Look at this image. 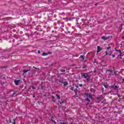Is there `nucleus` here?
Wrapping results in <instances>:
<instances>
[{"label":"nucleus","mask_w":124,"mask_h":124,"mask_svg":"<svg viewBox=\"0 0 124 124\" xmlns=\"http://www.w3.org/2000/svg\"><path fill=\"white\" fill-rule=\"evenodd\" d=\"M120 59H123V58H122V57H120Z\"/></svg>","instance_id":"nucleus-43"},{"label":"nucleus","mask_w":124,"mask_h":124,"mask_svg":"<svg viewBox=\"0 0 124 124\" xmlns=\"http://www.w3.org/2000/svg\"><path fill=\"white\" fill-rule=\"evenodd\" d=\"M106 55H108V54L106 53Z\"/></svg>","instance_id":"nucleus-49"},{"label":"nucleus","mask_w":124,"mask_h":124,"mask_svg":"<svg viewBox=\"0 0 124 124\" xmlns=\"http://www.w3.org/2000/svg\"><path fill=\"white\" fill-rule=\"evenodd\" d=\"M79 59H82L84 60L85 57L83 55H80V57H79Z\"/></svg>","instance_id":"nucleus-15"},{"label":"nucleus","mask_w":124,"mask_h":124,"mask_svg":"<svg viewBox=\"0 0 124 124\" xmlns=\"http://www.w3.org/2000/svg\"><path fill=\"white\" fill-rule=\"evenodd\" d=\"M91 92H93V90L92 89L90 90Z\"/></svg>","instance_id":"nucleus-42"},{"label":"nucleus","mask_w":124,"mask_h":124,"mask_svg":"<svg viewBox=\"0 0 124 124\" xmlns=\"http://www.w3.org/2000/svg\"><path fill=\"white\" fill-rule=\"evenodd\" d=\"M59 83H62V84H63V81L62 80H60L58 81Z\"/></svg>","instance_id":"nucleus-20"},{"label":"nucleus","mask_w":124,"mask_h":124,"mask_svg":"<svg viewBox=\"0 0 124 124\" xmlns=\"http://www.w3.org/2000/svg\"><path fill=\"white\" fill-rule=\"evenodd\" d=\"M32 89H33V90H35L36 88L35 87H32Z\"/></svg>","instance_id":"nucleus-33"},{"label":"nucleus","mask_w":124,"mask_h":124,"mask_svg":"<svg viewBox=\"0 0 124 124\" xmlns=\"http://www.w3.org/2000/svg\"><path fill=\"white\" fill-rule=\"evenodd\" d=\"M111 88L112 89V90H114V91H116L117 93H118V92H119V86L116 85H112L111 86Z\"/></svg>","instance_id":"nucleus-4"},{"label":"nucleus","mask_w":124,"mask_h":124,"mask_svg":"<svg viewBox=\"0 0 124 124\" xmlns=\"http://www.w3.org/2000/svg\"><path fill=\"white\" fill-rule=\"evenodd\" d=\"M76 87H77V88H78L79 86H77Z\"/></svg>","instance_id":"nucleus-45"},{"label":"nucleus","mask_w":124,"mask_h":124,"mask_svg":"<svg viewBox=\"0 0 124 124\" xmlns=\"http://www.w3.org/2000/svg\"><path fill=\"white\" fill-rule=\"evenodd\" d=\"M74 91L75 93H76L77 92H78V89H75Z\"/></svg>","instance_id":"nucleus-21"},{"label":"nucleus","mask_w":124,"mask_h":124,"mask_svg":"<svg viewBox=\"0 0 124 124\" xmlns=\"http://www.w3.org/2000/svg\"><path fill=\"white\" fill-rule=\"evenodd\" d=\"M87 97L86 98V101H88L87 104H89V103L91 102V100H90L89 98H90V99H93V96L90 94H87Z\"/></svg>","instance_id":"nucleus-2"},{"label":"nucleus","mask_w":124,"mask_h":124,"mask_svg":"<svg viewBox=\"0 0 124 124\" xmlns=\"http://www.w3.org/2000/svg\"><path fill=\"white\" fill-rule=\"evenodd\" d=\"M33 68H35V69H37V68H36V67H35L34 66H33Z\"/></svg>","instance_id":"nucleus-38"},{"label":"nucleus","mask_w":124,"mask_h":124,"mask_svg":"<svg viewBox=\"0 0 124 124\" xmlns=\"http://www.w3.org/2000/svg\"><path fill=\"white\" fill-rule=\"evenodd\" d=\"M109 38H110V36L106 37L105 36H103L101 37V39H103V40H105V41L109 39Z\"/></svg>","instance_id":"nucleus-5"},{"label":"nucleus","mask_w":124,"mask_h":124,"mask_svg":"<svg viewBox=\"0 0 124 124\" xmlns=\"http://www.w3.org/2000/svg\"><path fill=\"white\" fill-rule=\"evenodd\" d=\"M38 53L40 54V50H38Z\"/></svg>","instance_id":"nucleus-35"},{"label":"nucleus","mask_w":124,"mask_h":124,"mask_svg":"<svg viewBox=\"0 0 124 124\" xmlns=\"http://www.w3.org/2000/svg\"><path fill=\"white\" fill-rule=\"evenodd\" d=\"M29 71H31V69H27V70H24L23 71V73H24V74L27 73V72H29Z\"/></svg>","instance_id":"nucleus-10"},{"label":"nucleus","mask_w":124,"mask_h":124,"mask_svg":"<svg viewBox=\"0 0 124 124\" xmlns=\"http://www.w3.org/2000/svg\"><path fill=\"white\" fill-rule=\"evenodd\" d=\"M51 119H53V117H51Z\"/></svg>","instance_id":"nucleus-48"},{"label":"nucleus","mask_w":124,"mask_h":124,"mask_svg":"<svg viewBox=\"0 0 124 124\" xmlns=\"http://www.w3.org/2000/svg\"><path fill=\"white\" fill-rule=\"evenodd\" d=\"M61 72H65V69H61L60 70Z\"/></svg>","instance_id":"nucleus-19"},{"label":"nucleus","mask_w":124,"mask_h":124,"mask_svg":"<svg viewBox=\"0 0 124 124\" xmlns=\"http://www.w3.org/2000/svg\"><path fill=\"white\" fill-rule=\"evenodd\" d=\"M12 123L13 124H16V120L15 119H13L12 121Z\"/></svg>","instance_id":"nucleus-14"},{"label":"nucleus","mask_w":124,"mask_h":124,"mask_svg":"<svg viewBox=\"0 0 124 124\" xmlns=\"http://www.w3.org/2000/svg\"><path fill=\"white\" fill-rule=\"evenodd\" d=\"M51 121L54 123L55 124H57V122H56V121H54L53 120H51Z\"/></svg>","instance_id":"nucleus-23"},{"label":"nucleus","mask_w":124,"mask_h":124,"mask_svg":"<svg viewBox=\"0 0 124 124\" xmlns=\"http://www.w3.org/2000/svg\"><path fill=\"white\" fill-rule=\"evenodd\" d=\"M2 84H4V83H2Z\"/></svg>","instance_id":"nucleus-51"},{"label":"nucleus","mask_w":124,"mask_h":124,"mask_svg":"<svg viewBox=\"0 0 124 124\" xmlns=\"http://www.w3.org/2000/svg\"><path fill=\"white\" fill-rule=\"evenodd\" d=\"M93 72H94V73H95V72H96V69H94Z\"/></svg>","instance_id":"nucleus-30"},{"label":"nucleus","mask_w":124,"mask_h":124,"mask_svg":"<svg viewBox=\"0 0 124 124\" xmlns=\"http://www.w3.org/2000/svg\"><path fill=\"white\" fill-rule=\"evenodd\" d=\"M59 103H60L61 104H62V103H64V102L63 101H62V102H60V101H59Z\"/></svg>","instance_id":"nucleus-24"},{"label":"nucleus","mask_w":124,"mask_h":124,"mask_svg":"<svg viewBox=\"0 0 124 124\" xmlns=\"http://www.w3.org/2000/svg\"><path fill=\"white\" fill-rule=\"evenodd\" d=\"M55 95L57 97V99H61V96L59 95H58V94H56Z\"/></svg>","instance_id":"nucleus-11"},{"label":"nucleus","mask_w":124,"mask_h":124,"mask_svg":"<svg viewBox=\"0 0 124 124\" xmlns=\"http://www.w3.org/2000/svg\"><path fill=\"white\" fill-rule=\"evenodd\" d=\"M115 50L116 52H119V53H120V51L121 52V50H120V49L118 50V49H116V48H115Z\"/></svg>","instance_id":"nucleus-22"},{"label":"nucleus","mask_w":124,"mask_h":124,"mask_svg":"<svg viewBox=\"0 0 124 124\" xmlns=\"http://www.w3.org/2000/svg\"><path fill=\"white\" fill-rule=\"evenodd\" d=\"M106 73L108 76V77H111L112 75V70L108 69L106 70Z\"/></svg>","instance_id":"nucleus-3"},{"label":"nucleus","mask_w":124,"mask_h":124,"mask_svg":"<svg viewBox=\"0 0 124 124\" xmlns=\"http://www.w3.org/2000/svg\"><path fill=\"white\" fill-rule=\"evenodd\" d=\"M105 89H108V87H109V86H108V85H104Z\"/></svg>","instance_id":"nucleus-18"},{"label":"nucleus","mask_w":124,"mask_h":124,"mask_svg":"<svg viewBox=\"0 0 124 124\" xmlns=\"http://www.w3.org/2000/svg\"><path fill=\"white\" fill-rule=\"evenodd\" d=\"M87 67H88V66H87V65H84L83 67L82 68L83 69H85V68H87Z\"/></svg>","instance_id":"nucleus-17"},{"label":"nucleus","mask_w":124,"mask_h":124,"mask_svg":"<svg viewBox=\"0 0 124 124\" xmlns=\"http://www.w3.org/2000/svg\"><path fill=\"white\" fill-rule=\"evenodd\" d=\"M41 89L42 90H43V86H42V84H41Z\"/></svg>","instance_id":"nucleus-34"},{"label":"nucleus","mask_w":124,"mask_h":124,"mask_svg":"<svg viewBox=\"0 0 124 124\" xmlns=\"http://www.w3.org/2000/svg\"><path fill=\"white\" fill-rule=\"evenodd\" d=\"M20 41H21V42L23 41V40H20Z\"/></svg>","instance_id":"nucleus-44"},{"label":"nucleus","mask_w":124,"mask_h":124,"mask_svg":"<svg viewBox=\"0 0 124 124\" xmlns=\"http://www.w3.org/2000/svg\"><path fill=\"white\" fill-rule=\"evenodd\" d=\"M42 56H48V53H47L46 52H43Z\"/></svg>","instance_id":"nucleus-12"},{"label":"nucleus","mask_w":124,"mask_h":124,"mask_svg":"<svg viewBox=\"0 0 124 124\" xmlns=\"http://www.w3.org/2000/svg\"><path fill=\"white\" fill-rule=\"evenodd\" d=\"M119 54H120L119 56L122 57V51H120Z\"/></svg>","instance_id":"nucleus-26"},{"label":"nucleus","mask_w":124,"mask_h":124,"mask_svg":"<svg viewBox=\"0 0 124 124\" xmlns=\"http://www.w3.org/2000/svg\"><path fill=\"white\" fill-rule=\"evenodd\" d=\"M70 90H71V91H73V90H74V88L71 87V88H70Z\"/></svg>","instance_id":"nucleus-27"},{"label":"nucleus","mask_w":124,"mask_h":124,"mask_svg":"<svg viewBox=\"0 0 124 124\" xmlns=\"http://www.w3.org/2000/svg\"><path fill=\"white\" fill-rule=\"evenodd\" d=\"M98 4H97V3H95V5H97Z\"/></svg>","instance_id":"nucleus-40"},{"label":"nucleus","mask_w":124,"mask_h":124,"mask_svg":"<svg viewBox=\"0 0 124 124\" xmlns=\"http://www.w3.org/2000/svg\"><path fill=\"white\" fill-rule=\"evenodd\" d=\"M53 52H49L47 53V55H51V54H52Z\"/></svg>","instance_id":"nucleus-25"},{"label":"nucleus","mask_w":124,"mask_h":124,"mask_svg":"<svg viewBox=\"0 0 124 124\" xmlns=\"http://www.w3.org/2000/svg\"><path fill=\"white\" fill-rule=\"evenodd\" d=\"M118 71H115L114 72V74H112V75H115L116 76H117V73Z\"/></svg>","instance_id":"nucleus-16"},{"label":"nucleus","mask_w":124,"mask_h":124,"mask_svg":"<svg viewBox=\"0 0 124 124\" xmlns=\"http://www.w3.org/2000/svg\"><path fill=\"white\" fill-rule=\"evenodd\" d=\"M109 49H111V46H108L107 47V50H109Z\"/></svg>","instance_id":"nucleus-29"},{"label":"nucleus","mask_w":124,"mask_h":124,"mask_svg":"<svg viewBox=\"0 0 124 124\" xmlns=\"http://www.w3.org/2000/svg\"><path fill=\"white\" fill-rule=\"evenodd\" d=\"M97 99H98V100H100L101 99H102V98H103V96H102V95H99L97 97H96Z\"/></svg>","instance_id":"nucleus-6"},{"label":"nucleus","mask_w":124,"mask_h":124,"mask_svg":"<svg viewBox=\"0 0 124 124\" xmlns=\"http://www.w3.org/2000/svg\"><path fill=\"white\" fill-rule=\"evenodd\" d=\"M26 88H27V87H26V86H25V89H26Z\"/></svg>","instance_id":"nucleus-46"},{"label":"nucleus","mask_w":124,"mask_h":124,"mask_svg":"<svg viewBox=\"0 0 124 124\" xmlns=\"http://www.w3.org/2000/svg\"><path fill=\"white\" fill-rule=\"evenodd\" d=\"M2 84H4V83H2Z\"/></svg>","instance_id":"nucleus-52"},{"label":"nucleus","mask_w":124,"mask_h":124,"mask_svg":"<svg viewBox=\"0 0 124 124\" xmlns=\"http://www.w3.org/2000/svg\"><path fill=\"white\" fill-rule=\"evenodd\" d=\"M33 98L35 97V95H33Z\"/></svg>","instance_id":"nucleus-41"},{"label":"nucleus","mask_w":124,"mask_h":124,"mask_svg":"<svg viewBox=\"0 0 124 124\" xmlns=\"http://www.w3.org/2000/svg\"><path fill=\"white\" fill-rule=\"evenodd\" d=\"M111 54H109V56H111Z\"/></svg>","instance_id":"nucleus-47"},{"label":"nucleus","mask_w":124,"mask_h":124,"mask_svg":"<svg viewBox=\"0 0 124 124\" xmlns=\"http://www.w3.org/2000/svg\"><path fill=\"white\" fill-rule=\"evenodd\" d=\"M63 84L64 87H65L66 86H67V85H68V83L67 82H63Z\"/></svg>","instance_id":"nucleus-13"},{"label":"nucleus","mask_w":124,"mask_h":124,"mask_svg":"<svg viewBox=\"0 0 124 124\" xmlns=\"http://www.w3.org/2000/svg\"><path fill=\"white\" fill-rule=\"evenodd\" d=\"M51 98L53 102H56V101H57V99L55 98V96H54L53 95L51 96Z\"/></svg>","instance_id":"nucleus-9"},{"label":"nucleus","mask_w":124,"mask_h":124,"mask_svg":"<svg viewBox=\"0 0 124 124\" xmlns=\"http://www.w3.org/2000/svg\"><path fill=\"white\" fill-rule=\"evenodd\" d=\"M112 57H113V58H115V57H116V56H115V55H112Z\"/></svg>","instance_id":"nucleus-37"},{"label":"nucleus","mask_w":124,"mask_h":124,"mask_svg":"<svg viewBox=\"0 0 124 124\" xmlns=\"http://www.w3.org/2000/svg\"><path fill=\"white\" fill-rule=\"evenodd\" d=\"M14 94H16V92H14V93L12 94V96H13V95H14Z\"/></svg>","instance_id":"nucleus-31"},{"label":"nucleus","mask_w":124,"mask_h":124,"mask_svg":"<svg viewBox=\"0 0 124 124\" xmlns=\"http://www.w3.org/2000/svg\"><path fill=\"white\" fill-rule=\"evenodd\" d=\"M79 87H83V84H79Z\"/></svg>","instance_id":"nucleus-32"},{"label":"nucleus","mask_w":124,"mask_h":124,"mask_svg":"<svg viewBox=\"0 0 124 124\" xmlns=\"http://www.w3.org/2000/svg\"><path fill=\"white\" fill-rule=\"evenodd\" d=\"M75 94H76L77 97H78V95H77V93H75Z\"/></svg>","instance_id":"nucleus-36"},{"label":"nucleus","mask_w":124,"mask_h":124,"mask_svg":"<svg viewBox=\"0 0 124 124\" xmlns=\"http://www.w3.org/2000/svg\"><path fill=\"white\" fill-rule=\"evenodd\" d=\"M123 81L124 80V79H123Z\"/></svg>","instance_id":"nucleus-50"},{"label":"nucleus","mask_w":124,"mask_h":124,"mask_svg":"<svg viewBox=\"0 0 124 124\" xmlns=\"http://www.w3.org/2000/svg\"><path fill=\"white\" fill-rule=\"evenodd\" d=\"M81 76H82V77H83L85 79H87V82H90V81L91 80V76L89 75V74H88V73H81Z\"/></svg>","instance_id":"nucleus-1"},{"label":"nucleus","mask_w":124,"mask_h":124,"mask_svg":"<svg viewBox=\"0 0 124 124\" xmlns=\"http://www.w3.org/2000/svg\"><path fill=\"white\" fill-rule=\"evenodd\" d=\"M97 53H99V52H100V51L102 50V48L99 46H97Z\"/></svg>","instance_id":"nucleus-7"},{"label":"nucleus","mask_w":124,"mask_h":124,"mask_svg":"<svg viewBox=\"0 0 124 124\" xmlns=\"http://www.w3.org/2000/svg\"><path fill=\"white\" fill-rule=\"evenodd\" d=\"M20 82V80H15L14 82L16 86H19V82Z\"/></svg>","instance_id":"nucleus-8"},{"label":"nucleus","mask_w":124,"mask_h":124,"mask_svg":"<svg viewBox=\"0 0 124 124\" xmlns=\"http://www.w3.org/2000/svg\"><path fill=\"white\" fill-rule=\"evenodd\" d=\"M47 95V94H45V95H44V96H46Z\"/></svg>","instance_id":"nucleus-39"},{"label":"nucleus","mask_w":124,"mask_h":124,"mask_svg":"<svg viewBox=\"0 0 124 124\" xmlns=\"http://www.w3.org/2000/svg\"><path fill=\"white\" fill-rule=\"evenodd\" d=\"M59 124H65V123H64V122H60V123H59Z\"/></svg>","instance_id":"nucleus-28"}]
</instances>
